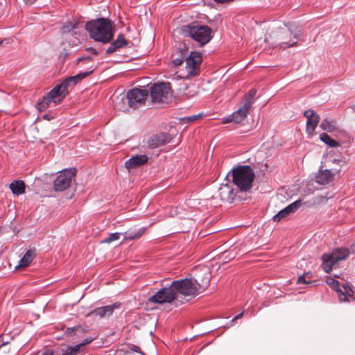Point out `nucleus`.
I'll return each mask as SVG.
<instances>
[{"mask_svg":"<svg viewBox=\"0 0 355 355\" xmlns=\"http://www.w3.org/2000/svg\"><path fill=\"white\" fill-rule=\"evenodd\" d=\"M91 38L103 44L112 40L114 35V24L107 18H98L92 20L84 25Z\"/></svg>","mask_w":355,"mask_h":355,"instance_id":"f257e3e1","label":"nucleus"},{"mask_svg":"<svg viewBox=\"0 0 355 355\" xmlns=\"http://www.w3.org/2000/svg\"><path fill=\"white\" fill-rule=\"evenodd\" d=\"M230 176L239 191L247 192L252 187L255 174L250 166L243 165L234 167L226 175L227 178Z\"/></svg>","mask_w":355,"mask_h":355,"instance_id":"f03ea898","label":"nucleus"},{"mask_svg":"<svg viewBox=\"0 0 355 355\" xmlns=\"http://www.w3.org/2000/svg\"><path fill=\"white\" fill-rule=\"evenodd\" d=\"M176 295L180 293L181 295L189 296L195 295L199 290H204L209 284V275L206 274L202 282L199 283L197 279H182L180 280L173 281L171 282Z\"/></svg>","mask_w":355,"mask_h":355,"instance_id":"7ed1b4c3","label":"nucleus"},{"mask_svg":"<svg viewBox=\"0 0 355 355\" xmlns=\"http://www.w3.org/2000/svg\"><path fill=\"white\" fill-rule=\"evenodd\" d=\"M182 33L197 42L200 46L207 44L212 38V29L206 25L190 24L183 26Z\"/></svg>","mask_w":355,"mask_h":355,"instance_id":"20e7f679","label":"nucleus"},{"mask_svg":"<svg viewBox=\"0 0 355 355\" xmlns=\"http://www.w3.org/2000/svg\"><path fill=\"white\" fill-rule=\"evenodd\" d=\"M286 26V29H280L278 38V45L282 48L295 46L302 34V29L293 23L289 22Z\"/></svg>","mask_w":355,"mask_h":355,"instance_id":"39448f33","label":"nucleus"},{"mask_svg":"<svg viewBox=\"0 0 355 355\" xmlns=\"http://www.w3.org/2000/svg\"><path fill=\"white\" fill-rule=\"evenodd\" d=\"M349 254V250L347 248H336L329 254H324L322 257V267L324 271L329 273L332 267L339 261L345 259Z\"/></svg>","mask_w":355,"mask_h":355,"instance_id":"423d86ee","label":"nucleus"},{"mask_svg":"<svg viewBox=\"0 0 355 355\" xmlns=\"http://www.w3.org/2000/svg\"><path fill=\"white\" fill-rule=\"evenodd\" d=\"M202 53L197 51H191L189 55L185 59L187 74L182 78L189 79L200 73V67L202 62Z\"/></svg>","mask_w":355,"mask_h":355,"instance_id":"0eeeda50","label":"nucleus"},{"mask_svg":"<svg viewBox=\"0 0 355 355\" xmlns=\"http://www.w3.org/2000/svg\"><path fill=\"white\" fill-rule=\"evenodd\" d=\"M150 96L154 102L164 103L171 96L170 83H155L150 87Z\"/></svg>","mask_w":355,"mask_h":355,"instance_id":"6e6552de","label":"nucleus"},{"mask_svg":"<svg viewBox=\"0 0 355 355\" xmlns=\"http://www.w3.org/2000/svg\"><path fill=\"white\" fill-rule=\"evenodd\" d=\"M148 96V91L146 89L133 88L126 94L125 100L130 108L136 109L144 105Z\"/></svg>","mask_w":355,"mask_h":355,"instance_id":"1a4fd4ad","label":"nucleus"},{"mask_svg":"<svg viewBox=\"0 0 355 355\" xmlns=\"http://www.w3.org/2000/svg\"><path fill=\"white\" fill-rule=\"evenodd\" d=\"M176 292L174 291L172 284L168 287H164L159 290L155 295H152L148 302L159 304L171 303L176 299Z\"/></svg>","mask_w":355,"mask_h":355,"instance_id":"9d476101","label":"nucleus"},{"mask_svg":"<svg viewBox=\"0 0 355 355\" xmlns=\"http://www.w3.org/2000/svg\"><path fill=\"white\" fill-rule=\"evenodd\" d=\"M76 169L71 168L62 171L53 182V188L55 191H62L67 189L75 177Z\"/></svg>","mask_w":355,"mask_h":355,"instance_id":"9b49d317","label":"nucleus"},{"mask_svg":"<svg viewBox=\"0 0 355 355\" xmlns=\"http://www.w3.org/2000/svg\"><path fill=\"white\" fill-rule=\"evenodd\" d=\"M327 283L331 286L334 290L339 293L338 297L340 302H347V296L350 297L354 294L352 287L349 283H345L343 284V288H340L339 282L332 278L327 279Z\"/></svg>","mask_w":355,"mask_h":355,"instance_id":"f8f14e48","label":"nucleus"},{"mask_svg":"<svg viewBox=\"0 0 355 355\" xmlns=\"http://www.w3.org/2000/svg\"><path fill=\"white\" fill-rule=\"evenodd\" d=\"M84 24L77 20L72 21H67L62 26L60 31L62 34L71 33V35L75 37L80 35L83 31Z\"/></svg>","mask_w":355,"mask_h":355,"instance_id":"ddd939ff","label":"nucleus"},{"mask_svg":"<svg viewBox=\"0 0 355 355\" xmlns=\"http://www.w3.org/2000/svg\"><path fill=\"white\" fill-rule=\"evenodd\" d=\"M340 169L332 168L331 169L320 168L315 175V181L317 183L324 185L333 181L336 173H339Z\"/></svg>","mask_w":355,"mask_h":355,"instance_id":"4468645a","label":"nucleus"},{"mask_svg":"<svg viewBox=\"0 0 355 355\" xmlns=\"http://www.w3.org/2000/svg\"><path fill=\"white\" fill-rule=\"evenodd\" d=\"M121 305L120 302H115L110 305L98 307L92 310L88 315L98 316L101 318L109 317L112 315L115 309H119Z\"/></svg>","mask_w":355,"mask_h":355,"instance_id":"2eb2a0df","label":"nucleus"},{"mask_svg":"<svg viewBox=\"0 0 355 355\" xmlns=\"http://www.w3.org/2000/svg\"><path fill=\"white\" fill-rule=\"evenodd\" d=\"M304 116L307 119L306 132L309 134L313 133L320 121V116L311 109L305 110Z\"/></svg>","mask_w":355,"mask_h":355,"instance_id":"dca6fc26","label":"nucleus"},{"mask_svg":"<svg viewBox=\"0 0 355 355\" xmlns=\"http://www.w3.org/2000/svg\"><path fill=\"white\" fill-rule=\"evenodd\" d=\"M250 109V108L249 107L243 104L238 110L226 117L225 119V122H234L236 123H241L247 117Z\"/></svg>","mask_w":355,"mask_h":355,"instance_id":"f3484780","label":"nucleus"},{"mask_svg":"<svg viewBox=\"0 0 355 355\" xmlns=\"http://www.w3.org/2000/svg\"><path fill=\"white\" fill-rule=\"evenodd\" d=\"M220 199L229 203L233 202L236 197L234 189L229 184H222L218 189Z\"/></svg>","mask_w":355,"mask_h":355,"instance_id":"a211bd4d","label":"nucleus"},{"mask_svg":"<svg viewBox=\"0 0 355 355\" xmlns=\"http://www.w3.org/2000/svg\"><path fill=\"white\" fill-rule=\"evenodd\" d=\"M148 160V157L146 155H136L132 156L125 162V167L128 171L137 168L145 164Z\"/></svg>","mask_w":355,"mask_h":355,"instance_id":"6ab92c4d","label":"nucleus"},{"mask_svg":"<svg viewBox=\"0 0 355 355\" xmlns=\"http://www.w3.org/2000/svg\"><path fill=\"white\" fill-rule=\"evenodd\" d=\"M92 71H87L83 73H80L76 76H70L65 79L62 83L59 85L62 86V89L64 92L67 94L68 90L70 87H73L76 84H77L80 80L85 78L87 76L91 73Z\"/></svg>","mask_w":355,"mask_h":355,"instance_id":"aec40b11","label":"nucleus"},{"mask_svg":"<svg viewBox=\"0 0 355 355\" xmlns=\"http://www.w3.org/2000/svg\"><path fill=\"white\" fill-rule=\"evenodd\" d=\"M170 140L168 134L160 133L151 137L148 141V144L150 148H156L168 144Z\"/></svg>","mask_w":355,"mask_h":355,"instance_id":"412c9836","label":"nucleus"},{"mask_svg":"<svg viewBox=\"0 0 355 355\" xmlns=\"http://www.w3.org/2000/svg\"><path fill=\"white\" fill-rule=\"evenodd\" d=\"M55 104L60 103L66 96L67 94L59 85L55 87L46 94Z\"/></svg>","mask_w":355,"mask_h":355,"instance_id":"4be33fe9","label":"nucleus"},{"mask_svg":"<svg viewBox=\"0 0 355 355\" xmlns=\"http://www.w3.org/2000/svg\"><path fill=\"white\" fill-rule=\"evenodd\" d=\"M128 42L125 39L123 35L120 34L118 35L117 38L111 43L110 46L106 50L107 54H112L116 52L118 49L123 47L127 45Z\"/></svg>","mask_w":355,"mask_h":355,"instance_id":"5701e85b","label":"nucleus"},{"mask_svg":"<svg viewBox=\"0 0 355 355\" xmlns=\"http://www.w3.org/2000/svg\"><path fill=\"white\" fill-rule=\"evenodd\" d=\"M36 256L35 249H30L27 250L24 257L19 260L18 265L15 269L19 268H26L30 265Z\"/></svg>","mask_w":355,"mask_h":355,"instance_id":"b1692460","label":"nucleus"},{"mask_svg":"<svg viewBox=\"0 0 355 355\" xmlns=\"http://www.w3.org/2000/svg\"><path fill=\"white\" fill-rule=\"evenodd\" d=\"M146 230V227L139 229L130 228L123 233L124 240L138 239L145 233Z\"/></svg>","mask_w":355,"mask_h":355,"instance_id":"393cba45","label":"nucleus"},{"mask_svg":"<svg viewBox=\"0 0 355 355\" xmlns=\"http://www.w3.org/2000/svg\"><path fill=\"white\" fill-rule=\"evenodd\" d=\"M9 188L12 191V193L15 196H19L25 193V184L24 181L16 180L12 181L10 185Z\"/></svg>","mask_w":355,"mask_h":355,"instance_id":"a878e982","label":"nucleus"},{"mask_svg":"<svg viewBox=\"0 0 355 355\" xmlns=\"http://www.w3.org/2000/svg\"><path fill=\"white\" fill-rule=\"evenodd\" d=\"M320 127L324 131L332 132L336 129V121L329 118L323 119L320 125Z\"/></svg>","mask_w":355,"mask_h":355,"instance_id":"bb28decb","label":"nucleus"},{"mask_svg":"<svg viewBox=\"0 0 355 355\" xmlns=\"http://www.w3.org/2000/svg\"><path fill=\"white\" fill-rule=\"evenodd\" d=\"M320 139L322 142L330 147H337L340 146L338 141L331 138L330 136L327 133L320 134Z\"/></svg>","mask_w":355,"mask_h":355,"instance_id":"cd10ccee","label":"nucleus"},{"mask_svg":"<svg viewBox=\"0 0 355 355\" xmlns=\"http://www.w3.org/2000/svg\"><path fill=\"white\" fill-rule=\"evenodd\" d=\"M256 94L257 90L255 89H251L249 92L243 97V104L251 108Z\"/></svg>","mask_w":355,"mask_h":355,"instance_id":"c85d7f7f","label":"nucleus"},{"mask_svg":"<svg viewBox=\"0 0 355 355\" xmlns=\"http://www.w3.org/2000/svg\"><path fill=\"white\" fill-rule=\"evenodd\" d=\"M52 101L46 95L39 100L37 107L40 112L44 111L49 107Z\"/></svg>","mask_w":355,"mask_h":355,"instance_id":"c756f323","label":"nucleus"},{"mask_svg":"<svg viewBox=\"0 0 355 355\" xmlns=\"http://www.w3.org/2000/svg\"><path fill=\"white\" fill-rule=\"evenodd\" d=\"M83 350L80 348V347L78 345H76L74 346L68 347L62 355H78Z\"/></svg>","mask_w":355,"mask_h":355,"instance_id":"7c9ffc66","label":"nucleus"},{"mask_svg":"<svg viewBox=\"0 0 355 355\" xmlns=\"http://www.w3.org/2000/svg\"><path fill=\"white\" fill-rule=\"evenodd\" d=\"M291 213L286 207L279 211L276 215L273 216V220L275 222L280 221L282 218L288 216Z\"/></svg>","mask_w":355,"mask_h":355,"instance_id":"2f4dec72","label":"nucleus"},{"mask_svg":"<svg viewBox=\"0 0 355 355\" xmlns=\"http://www.w3.org/2000/svg\"><path fill=\"white\" fill-rule=\"evenodd\" d=\"M83 331V328L80 326V325H77V326H75V327H68L64 334L67 336H72L73 335H74L76 334V331Z\"/></svg>","mask_w":355,"mask_h":355,"instance_id":"473e14b6","label":"nucleus"},{"mask_svg":"<svg viewBox=\"0 0 355 355\" xmlns=\"http://www.w3.org/2000/svg\"><path fill=\"white\" fill-rule=\"evenodd\" d=\"M301 205H302V200H297L293 202V203L290 204L289 205H288L286 207V208L288 210V211L291 214V213L295 212L300 208Z\"/></svg>","mask_w":355,"mask_h":355,"instance_id":"72a5a7b5","label":"nucleus"},{"mask_svg":"<svg viewBox=\"0 0 355 355\" xmlns=\"http://www.w3.org/2000/svg\"><path fill=\"white\" fill-rule=\"evenodd\" d=\"M121 233L114 232L110 234L109 236L103 240V243H110L120 239Z\"/></svg>","mask_w":355,"mask_h":355,"instance_id":"f704fd0d","label":"nucleus"},{"mask_svg":"<svg viewBox=\"0 0 355 355\" xmlns=\"http://www.w3.org/2000/svg\"><path fill=\"white\" fill-rule=\"evenodd\" d=\"M306 277H308V278L311 277V272H308L304 273L302 275L300 276L297 280V284H311L310 281L306 280Z\"/></svg>","mask_w":355,"mask_h":355,"instance_id":"c9c22d12","label":"nucleus"},{"mask_svg":"<svg viewBox=\"0 0 355 355\" xmlns=\"http://www.w3.org/2000/svg\"><path fill=\"white\" fill-rule=\"evenodd\" d=\"M185 59V55H183V52L180 51V55L178 58H173L172 62L174 64V66L178 67L183 63Z\"/></svg>","mask_w":355,"mask_h":355,"instance_id":"e433bc0d","label":"nucleus"},{"mask_svg":"<svg viewBox=\"0 0 355 355\" xmlns=\"http://www.w3.org/2000/svg\"><path fill=\"white\" fill-rule=\"evenodd\" d=\"M202 115L201 114H196L193 116H189L187 117H184L182 119V121H185L186 123H191L196 119H199Z\"/></svg>","mask_w":355,"mask_h":355,"instance_id":"4c0bfd02","label":"nucleus"},{"mask_svg":"<svg viewBox=\"0 0 355 355\" xmlns=\"http://www.w3.org/2000/svg\"><path fill=\"white\" fill-rule=\"evenodd\" d=\"M92 341V338H85L84 339V340L79 343L78 345L80 347V348L83 350L85 345L90 343Z\"/></svg>","mask_w":355,"mask_h":355,"instance_id":"58836bf2","label":"nucleus"},{"mask_svg":"<svg viewBox=\"0 0 355 355\" xmlns=\"http://www.w3.org/2000/svg\"><path fill=\"white\" fill-rule=\"evenodd\" d=\"M132 350H133L134 352H138L139 354V355H145L143 352H141L140 347L138 346L134 345L132 347Z\"/></svg>","mask_w":355,"mask_h":355,"instance_id":"ea45409f","label":"nucleus"},{"mask_svg":"<svg viewBox=\"0 0 355 355\" xmlns=\"http://www.w3.org/2000/svg\"><path fill=\"white\" fill-rule=\"evenodd\" d=\"M331 162L334 164H340V163L345 164V161L340 159H334Z\"/></svg>","mask_w":355,"mask_h":355,"instance_id":"a19ab883","label":"nucleus"},{"mask_svg":"<svg viewBox=\"0 0 355 355\" xmlns=\"http://www.w3.org/2000/svg\"><path fill=\"white\" fill-rule=\"evenodd\" d=\"M243 312H242V313H239V315H236V316H235V317L232 320V321H231V322H234V321H235V320H238V319L241 318V317L243 316Z\"/></svg>","mask_w":355,"mask_h":355,"instance_id":"79ce46f5","label":"nucleus"},{"mask_svg":"<svg viewBox=\"0 0 355 355\" xmlns=\"http://www.w3.org/2000/svg\"><path fill=\"white\" fill-rule=\"evenodd\" d=\"M349 252L355 253V243L350 246Z\"/></svg>","mask_w":355,"mask_h":355,"instance_id":"37998d69","label":"nucleus"},{"mask_svg":"<svg viewBox=\"0 0 355 355\" xmlns=\"http://www.w3.org/2000/svg\"><path fill=\"white\" fill-rule=\"evenodd\" d=\"M37 0H24V3L26 4H33Z\"/></svg>","mask_w":355,"mask_h":355,"instance_id":"c03bdc74","label":"nucleus"},{"mask_svg":"<svg viewBox=\"0 0 355 355\" xmlns=\"http://www.w3.org/2000/svg\"><path fill=\"white\" fill-rule=\"evenodd\" d=\"M42 355H53V353L52 352L47 351L44 352Z\"/></svg>","mask_w":355,"mask_h":355,"instance_id":"a18cd8bd","label":"nucleus"},{"mask_svg":"<svg viewBox=\"0 0 355 355\" xmlns=\"http://www.w3.org/2000/svg\"><path fill=\"white\" fill-rule=\"evenodd\" d=\"M117 104H118V103H116V104H115V107H117V109H118V110H121V109H122L121 107H118V105H117Z\"/></svg>","mask_w":355,"mask_h":355,"instance_id":"49530a36","label":"nucleus"},{"mask_svg":"<svg viewBox=\"0 0 355 355\" xmlns=\"http://www.w3.org/2000/svg\"><path fill=\"white\" fill-rule=\"evenodd\" d=\"M83 59H84L83 58H79L78 59V62H80V61L83 60Z\"/></svg>","mask_w":355,"mask_h":355,"instance_id":"de8ad7c7","label":"nucleus"},{"mask_svg":"<svg viewBox=\"0 0 355 355\" xmlns=\"http://www.w3.org/2000/svg\"><path fill=\"white\" fill-rule=\"evenodd\" d=\"M124 99H125V97H124V96H123V97H121V101H123Z\"/></svg>","mask_w":355,"mask_h":355,"instance_id":"09e8293b","label":"nucleus"},{"mask_svg":"<svg viewBox=\"0 0 355 355\" xmlns=\"http://www.w3.org/2000/svg\"><path fill=\"white\" fill-rule=\"evenodd\" d=\"M85 59H87V60H91V58H90V57H87V58H86Z\"/></svg>","mask_w":355,"mask_h":355,"instance_id":"8fccbe9b","label":"nucleus"},{"mask_svg":"<svg viewBox=\"0 0 355 355\" xmlns=\"http://www.w3.org/2000/svg\"><path fill=\"white\" fill-rule=\"evenodd\" d=\"M94 53L96 54V50L94 51Z\"/></svg>","mask_w":355,"mask_h":355,"instance_id":"3c124183","label":"nucleus"}]
</instances>
